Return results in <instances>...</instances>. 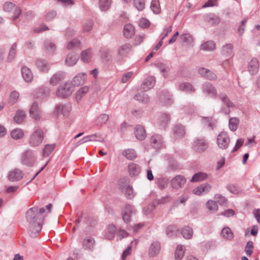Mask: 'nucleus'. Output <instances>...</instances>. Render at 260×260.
<instances>
[{
    "instance_id": "nucleus-1",
    "label": "nucleus",
    "mask_w": 260,
    "mask_h": 260,
    "mask_svg": "<svg viewBox=\"0 0 260 260\" xmlns=\"http://www.w3.org/2000/svg\"><path fill=\"white\" fill-rule=\"evenodd\" d=\"M45 209L44 208L39 209L34 206L29 209L26 213V219L30 226L28 233L32 237H36L42 230L43 223V215Z\"/></svg>"
},
{
    "instance_id": "nucleus-2",
    "label": "nucleus",
    "mask_w": 260,
    "mask_h": 260,
    "mask_svg": "<svg viewBox=\"0 0 260 260\" xmlns=\"http://www.w3.org/2000/svg\"><path fill=\"white\" fill-rule=\"evenodd\" d=\"M45 133L41 128H37L30 135L28 140V143L31 147H36L40 146L43 142Z\"/></svg>"
},
{
    "instance_id": "nucleus-3",
    "label": "nucleus",
    "mask_w": 260,
    "mask_h": 260,
    "mask_svg": "<svg viewBox=\"0 0 260 260\" xmlns=\"http://www.w3.org/2000/svg\"><path fill=\"white\" fill-rule=\"evenodd\" d=\"M37 160L36 152L32 150H26L21 156V161L22 165L27 167H32Z\"/></svg>"
},
{
    "instance_id": "nucleus-4",
    "label": "nucleus",
    "mask_w": 260,
    "mask_h": 260,
    "mask_svg": "<svg viewBox=\"0 0 260 260\" xmlns=\"http://www.w3.org/2000/svg\"><path fill=\"white\" fill-rule=\"evenodd\" d=\"M230 142V138L225 132H221L217 136L216 143L219 149H227L229 147Z\"/></svg>"
},
{
    "instance_id": "nucleus-5",
    "label": "nucleus",
    "mask_w": 260,
    "mask_h": 260,
    "mask_svg": "<svg viewBox=\"0 0 260 260\" xmlns=\"http://www.w3.org/2000/svg\"><path fill=\"white\" fill-rule=\"evenodd\" d=\"M74 90L73 87L70 83H66L60 85L56 90L57 97L65 99L70 96Z\"/></svg>"
},
{
    "instance_id": "nucleus-6",
    "label": "nucleus",
    "mask_w": 260,
    "mask_h": 260,
    "mask_svg": "<svg viewBox=\"0 0 260 260\" xmlns=\"http://www.w3.org/2000/svg\"><path fill=\"white\" fill-rule=\"evenodd\" d=\"M209 143L205 138H199L194 140L192 143V149L196 152H203L208 148Z\"/></svg>"
},
{
    "instance_id": "nucleus-7",
    "label": "nucleus",
    "mask_w": 260,
    "mask_h": 260,
    "mask_svg": "<svg viewBox=\"0 0 260 260\" xmlns=\"http://www.w3.org/2000/svg\"><path fill=\"white\" fill-rule=\"evenodd\" d=\"M3 9L6 12L13 13L14 15L12 17V20L13 21L18 18L21 13V10L20 8L16 6L12 2H6L3 6Z\"/></svg>"
},
{
    "instance_id": "nucleus-8",
    "label": "nucleus",
    "mask_w": 260,
    "mask_h": 260,
    "mask_svg": "<svg viewBox=\"0 0 260 260\" xmlns=\"http://www.w3.org/2000/svg\"><path fill=\"white\" fill-rule=\"evenodd\" d=\"M222 102L224 106L222 107L221 110L225 114H228L230 112V108L234 107V103L230 100L228 96L224 94L221 93L218 96Z\"/></svg>"
},
{
    "instance_id": "nucleus-9",
    "label": "nucleus",
    "mask_w": 260,
    "mask_h": 260,
    "mask_svg": "<svg viewBox=\"0 0 260 260\" xmlns=\"http://www.w3.org/2000/svg\"><path fill=\"white\" fill-rule=\"evenodd\" d=\"M186 179L181 175H178L173 177L170 181V184L172 188L178 189L182 187L186 183Z\"/></svg>"
},
{
    "instance_id": "nucleus-10",
    "label": "nucleus",
    "mask_w": 260,
    "mask_h": 260,
    "mask_svg": "<svg viewBox=\"0 0 260 260\" xmlns=\"http://www.w3.org/2000/svg\"><path fill=\"white\" fill-rule=\"evenodd\" d=\"M162 136L159 134H154L150 139V144L152 148L159 150L162 146Z\"/></svg>"
},
{
    "instance_id": "nucleus-11",
    "label": "nucleus",
    "mask_w": 260,
    "mask_h": 260,
    "mask_svg": "<svg viewBox=\"0 0 260 260\" xmlns=\"http://www.w3.org/2000/svg\"><path fill=\"white\" fill-rule=\"evenodd\" d=\"M202 88L203 92L205 94L213 98L218 96L215 87L209 82H206L203 84Z\"/></svg>"
},
{
    "instance_id": "nucleus-12",
    "label": "nucleus",
    "mask_w": 260,
    "mask_h": 260,
    "mask_svg": "<svg viewBox=\"0 0 260 260\" xmlns=\"http://www.w3.org/2000/svg\"><path fill=\"white\" fill-rule=\"evenodd\" d=\"M132 46L129 43H125L119 46L117 50V57L121 59L127 55L131 51Z\"/></svg>"
},
{
    "instance_id": "nucleus-13",
    "label": "nucleus",
    "mask_w": 260,
    "mask_h": 260,
    "mask_svg": "<svg viewBox=\"0 0 260 260\" xmlns=\"http://www.w3.org/2000/svg\"><path fill=\"white\" fill-rule=\"evenodd\" d=\"M72 106L69 103L64 105H57L55 108V112L57 115H63L64 116H68L71 110Z\"/></svg>"
},
{
    "instance_id": "nucleus-14",
    "label": "nucleus",
    "mask_w": 260,
    "mask_h": 260,
    "mask_svg": "<svg viewBox=\"0 0 260 260\" xmlns=\"http://www.w3.org/2000/svg\"><path fill=\"white\" fill-rule=\"evenodd\" d=\"M173 138L175 140L182 138L185 135L184 126L182 124H176L173 129Z\"/></svg>"
},
{
    "instance_id": "nucleus-15",
    "label": "nucleus",
    "mask_w": 260,
    "mask_h": 260,
    "mask_svg": "<svg viewBox=\"0 0 260 260\" xmlns=\"http://www.w3.org/2000/svg\"><path fill=\"white\" fill-rule=\"evenodd\" d=\"M155 83V79L153 76L147 77L141 86V89L144 91H147L151 89Z\"/></svg>"
},
{
    "instance_id": "nucleus-16",
    "label": "nucleus",
    "mask_w": 260,
    "mask_h": 260,
    "mask_svg": "<svg viewBox=\"0 0 260 260\" xmlns=\"http://www.w3.org/2000/svg\"><path fill=\"white\" fill-rule=\"evenodd\" d=\"M23 177V173L19 169H15L11 171L8 174V178L11 181L20 180Z\"/></svg>"
},
{
    "instance_id": "nucleus-17",
    "label": "nucleus",
    "mask_w": 260,
    "mask_h": 260,
    "mask_svg": "<svg viewBox=\"0 0 260 260\" xmlns=\"http://www.w3.org/2000/svg\"><path fill=\"white\" fill-rule=\"evenodd\" d=\"M259 69L258 61L256 58H253L249 62L247 70L251 75H255Z\"/></svg>"
},
{
    "instance_id": "nucleus-18",
    "label": "nucleus",
    "mask_w": 260,
    "mask_h": 260,
    "mask_svg": "<svg viewBox=\"0 0 260 260\" xmlns=\"http://www.w3.org/2000/svg\"><path fill=\"white\" fill-rule=\"evenodd\" d=\"M161 248L160 244L157 241H154L149 246L148 255L150 257L155 256L160 251Z\"/></svg>"
},
{
    "instance_id": "nucleus-19",
    "label": "nucleus",
    "mask_w": 260,
    "mask_h": 260,
    "mask_svg": "<svg viewBox=\"0 0 260 260\" xmlns=\"http://www.w3.org/2000/svg\"><path fill=\"white\" fill-rule=\"evenodd\" d=\"M211 189V186L209 184L204 183L193 189L192 192L195 194L201 195L202 193H208Z\"/></svg>"
},
{
    "instance_id": "nucleus-20",
    "label": "nucleus",
    "mask_w": 260,
    "mask_h": 260,
    "mask_svg": "<svg viewBox=\"0 0 260 260\" xmlns=\"http://www.w3.org/2000/svg\"><path fill=\"white\" fill-rule=\"evenodd\" d=\"M199 73L202 76L209 80H215L216 79V75L211 71L204 68H200L199 70Z\"/></svg>"
},
{
    "instance_id": "nucleus-21",
    "label": "nucleus",
    "mask_w": 260,
    "mask_h": 260,
    "mask_svg": "<svg viewBox=\"0 0 260 260\" xmlns=\"http://www.w3.org/2000/svg\"><path fill=\"white\" fill-rule=\"evenodd\" d=\"M86 78V74L85 73L78 74L73 78L71 85L73 86H79L84 83Z\"/></svg>"
},
{
    "instance_id": "nucleus-22",
    "label": "nucleus",
    "mask_w": 260,
    "mask_h": 260,
    "mask_svg": "<svg viewBox=\"0 0 260 260\" xmlns=\"http://www.w3.org/2000/svg\"><path fill=\"white\" fill-rule=\"evenodd\" d=\"M79 56L75 52H71L69 54L65 60V63L67 66L71 67L74 66L78 60Z\"/></svg>"
},
{
    "instance_id": "nucleus-23",
    "label": "nucleus",
    "mask_w": 260,
    "mask_h": 260,
    "mask_svg": "<svg viewBox=\"0 0 260 260\" xmlns=\"http://www.w3.org/2000/svg\"><path fill=\"white\" fill-rule=\"evenodd\" d=\"M29 113L30 116L36 119L40 118V111L38 107V104L37 102H34L29 110Z\"/></svg>"
},
{
    "instance_id": "nucleus-24",
    "label": "nucleus",
    "mask_w": 260,
    "mask_h": 260,
    "mask_svg": "<svg viewBox=\"0 0 260 260\" xmlns=\"http://www.w3.org/2000/svg\"><path fill=\"white\" fill-rule=\"evenodd\" d=\"M135 135L137 139L143 140L146 137V133L144 127L141 125H138L135 127Z\"/></svg>"
},
{
    "instance_id": "nucleus-25",
    "label": "nucleus",
    "mask_w": 260,
    "mask_h": 260,
    "mask_svg": "<svg viewBox=\"0 0 260 260\" xmlns=\"http://www.w3.org/2000/svg\"><path fill=\"white\" fill-rule=\"evenodd\" d=\"M129 175L132 177L138 176L141 171L140 167L136 164L132 162L129 164L128 167Z\"/></svg>"
},
{
    "instance_id": "nucleus-26",
    "label": "nucleus",
    "mask_w": 260,
    "mask_h": 260,
    "mask_svg": "<svg viewBox=\"0 0 260 260\" xmlns=\"http://www.w3.org/2000/svg\"><path fill=\"white\" fill-rule=\"evenodd\" d=\"M64 74L63 72H58L54 74L50 80V83L51 85H55L58 84L60 81L63 80Z\"/></svg>"
},
{
    "instance_id": "nucleus-27",
    "label": "nucleus",
    "mask_w": 260,
    "mask_h": 260,
    "mask_svg": "<svg viewBox=\"0 0 260 260\" xmlns=\"http://www.w3.org/2000/svg\"><path fill=\"white\" fill-rule=\"evenodd\" d=\"M181 234L184 238L190 239L193 236V231L191 227L185 226L181 229Z\"/></svg>"
},
{
    "instance_id": "nucleus-28",
    "label": "nucleus",
    "mask_w": 260,
    "mask_h": 260,
    "mask_svg": "<svg viewBox=\"0 0 260 260\" xmlns=\"http://www.w3.org/2000/svg\"><path fill=\"white\" fill-rule=\"evenodd\" d=\"M21 73L24 80L26 82H29L31 81L33 75L29 69L26 67H23L21 69Z\"/></svg>"
},
{
    "instance_id": "nucleus-29",
    "label": "nucleus",
    "mask_w": 260,
    "mask_h": 260,
    "mask_svg": "<svg viewBox=\"0 0 260 260\" xmlns=\"http://www.w3.org/2000/svg\"><path fill=\"white\" fill-rule=\"evenodd\" d=\"M179 38L182 42L185 43L187 45H192L193 39L190 34L187 32L183 33L180 36Z\"/></svg>"
},
{
    "instance_id": "nucleus-30",
    "label": "nucleus",
    "mask_w": 260,
    "mask_h": 260,
    "mask_svg": "<svg viewBox=\"0 0 260 260\" xmlns=\"http://www.w3.org/2000/svg\"><path fill=\"white\" fill-rule=\"evenodd\" d=\"M135 34L134 27L131 24L125 25L123 29V34L127 38H131Z\"/></svg>"
},
{
    "instance_id": "nucleus-31",
    "label": "nucleus",
    "mask_w": 260,
    "mask_h": 260,
    "mask_svg": "<svg viewBox=\"0 0 260 260\" xmlns=\"http://www.w3.org/2000/svg\"><path fill=\"white\" fill-rule=\"evenodd\" d=\"M134 99L144 104H147L150 101L149 97L148 94L144 92H141L136 94L134 96Z\"/></svg>"
},
{
    "instance_id": "nucleus-32",
    "label": "nucleus",
    "mask_w": 260,
    "mask_h": 260,
    "mask_svg": "<svg viewBox=\"0 0 260 260\" xmlns=\"http://www.w3.org/2000/svg\"><path fill=\"white\" fill-rule=\"evenodd\" d=\"M185 248L182 245H178L175 252V258L176 260H181L184 256Z\"/></svg>"
},
{
    "instance_id": "nucleus-33",
    "label": "nucleus",
    "mask_w": 260,
    "mask_h": 260,
    "mask_svg": "<svg viewBox=\"0 0 260 260\" xmlns=\"http://www.w3.org/2000/svg\"><path fill=\"white\" fill-rule=\"evenodd\" d=\"M179 88L180 90L188 93H192L195 91L193 86L188 82L182 83L179 85Z\"/></svg>"
},
{
    "instance_id": "nucleus-34",
    "label": "nucleus",
    "mask_w": 260,
    "mask_h": 260,
    "mask_svg": "<svg viewBox=\"0 0 260 260\" xmlns=\"http://www.w3.org/2000/svg\"><path fill=\"white\" fill-rule=\"evenodd\" d=\"M179 233V230L174 225L168 226L166 230V233L170 237H174L177 235Z\"/></svg>"
},
{
    "instance_id": "nucleus-35",
    "label": "nucleus",
    "mask_w": 260,
    "mask_h": 260,
    "mask_svg": "<svg viewBox=\"0 0 260 260\" xmlns=\"http://www.w3.org/2000/svg\"><path fill=\"white\" fill-rule=\"evenodd\" d=\"M206 205L208 210L212 213L216 212L218 209L216 202L213 200H210L208 201Z\"/></svg>"
},
{
    "instance_id": "nucleus-36",
    "label": "nucleus",
    "mask_w": 260,
    "mask_h": 260,
    "mask_svg": "<svg viewBox=\"0 0 260 260\" xmlns=\"http://www.w3.org/2000/svg\"><path fill=\"white\" fill-rule=\"evenodd\" d=\"M37 67L42 72H47L49 70V66L48 63L41 59H38L36 62Z\"/></svg>"
},
{
    "instance_id": "nucleus-37",
    "label": "nucleus",
    "mask_w": 260,
    "mask_h": 260,
    "mask_svg": "<svg viewBox=\"0 0 260 260\" xmlns=\"http://www.w3.org/2000/svg\"><path fill=\"white\" fill-rule=\"evenodd\" d=\"M25 116V112L24 111L18 110L14 117V120L17 123L20 124L23 121Z\"/></svg>"
},
{
    "instance_id": "nucleus-38",
    "label": "nucleus",
    "mask_w": 260,
    "mask_h": 260,
    "mask_svg": "<svg viewBox=\"0 0 260 260\" xmlns=\"http://www.w3.org/2000/svg\"><path fill=\"white\" fill-rule=\"evenodd\" d=\"M150 8L154 14L159 13L161 9L159 0H152L151 3Z\"/></svg>"
},
{
    "instance_id": "nucleus-39",
    "label": "nucleus",
    "mask_w": 260,
    "mask_h": 260,
    "mask_svg": "<svg viewBox=\"0 0 260 260\" xmlns=\"http://www.w3.org/2000/svg\"><path fill=\"white\" fill-rule=\"evenodd\" d=\"M89 90V87L87 86H84L81 87L76 92V98L77 101L81 100L83 96H84Z\"/></svg>"
},
{
    "instance_id": "nucleus-40",
    "label": "nucleus",
    "mask_w": 260,
    "mask_h": 260,
    "mask_svg": "<svg viewBox=\"0 0 260 260\" xmlns=\"http://www.w3.org/2000/svg\"><path fill=\"white\" fill-rule=\"evenodd\" d=\"M94 243V240L93 238H85L83 241L82 245L83 248L85 249H91L93 246Z\"/></svg>"
},
{
    "instance_id": "nucleus-41",
    "label": "nucleus",
    "mask_w": 260,
    "mask_h": 260,
    "mask_svg": "<svg viewBox=\"0 0 260 260\" xmlns=\"http://www.w3.org/2000/svg\"><path fill=\"white\" fill-rule=\"evenodd\" d=\"M201 49L206 51H212L215 48V44L214 42L209 41L202 44Z\"/></svg>"
},
{
    "instance_id": "nucleus-42",
    "label": "nucleus",
    "mask_w": 260,
    "mask_h": 260,
    "mask_svg": "<svg viewBox=\"0 0 260 260\" xmlns=\"http://www.w3.org/2000/svg\"><path fill=\"white\" fill-rule=\"evenodd\" d=\"M207 177V175L204 173L199 172L195 174L192 177L191 182H199L205 180Z\"/></svg>"
},
{
    "instance_id": "nucleus-43",
    "label": "nucleus",
    "mask_w": 260,
    "mask_h": 260,
    "mask_svg": "<svg viewBox=\"0 0 260 260\" xmlns=\"http://www.w3.org/2000/svg\"><path fill=\"white\" fill-rule=\"evenodd\" d=\"M221 234L222 236L227 240H231L233 238V233L231 230L228 227L224 228L222 229Z\"/></svg>"
},
{
    "instance_id": "nucleus-44",
    "label": "nucleus",
    "mask_w": 260,
    "mask_h": 260,
    "mask_svg": "<svg viewBox=\"0 0 260 260\" xmlns=\"http://www.w3.org/2000/svg\"><path fill=\"white\" fill-rule=\"evenodd\" d=\"M111 0H99V7L103 11L108 10L111 6Z\"/></svg>"
},
{
    "instance_id": "nucleus-45",
    "label": "nucleus",
    "mask_w": 260,
    "mask_h": 260,
    "mask_svg": "<svg viewBox=\"0 0 260 260\" xmlns=\"http://www.w3.org/2000/svg\"><path fill=\"white\" fill-rule=\"evenodd\" d=\"M162 202V198L160 199H156L155 201H153L152 203V205L148 206L147 207H145L143 209L144 212H145V214H148L150 211L154 208V207H155L156 205L161 204Z\"/></svg>"
},
{
    "instance_id": "nucleus-46",
    "label": "nucleus",
    "mask_w": 260,
    "mask_h": 260,
    "mask_svg": "<svg viewBox=\"0 0 260 260\" xmlns=\"http://www.w3.org/2000/svg\"><path fill=\"white\" fill-rule=\"evenodd\" d=\"M122 154L127 158L131 160L134 159L137 156L136 151L132 149H127L124 150L122 152Z\"/></svg>"
},
{
    "instance_id": "nucleus-47",
    "label": "nucleus",
    "mask_w": 260,
    "mask_h": 260,
    "mask_svg": "<svg viewBox=\"0 0 260 260\" xmlns=\"http://www.w3.org/2000/svg\"><path fill=\"white\" fill-rule=\"evenodd\" d=\"M233 46L231 44H227L222 48V53L225 56H229L233 53Z\"/></svg>"
},
{
    "instance_id": "nucleus-48",
    "label": "nucleus",
    "mask_w": 260,
    "mask_h": 260,
    "mask_svg": "<svg viewBox=\"0 0 260 260\" xmlns=\"http://www.w3.org/2000/svg\"><path fill=\"white\" fill-rule=\"evenodd\" d=\"M81 60L85 62H88L91 58L90 49H88L83 51L81 54Z\"/></svg>"
},
{
    "instance_id": "nucleus-49",
    "label": "nucleus",
    "mask_w": 260,
    "mask_h": 260,
    "mask_svg": "<svg viewBox=\"0 0 260 260\" xmlns=\"http://www.w3.org/2000/svg\"><path fill=\"white\" fill-rule=\"evenodd\" d=\"M172 96V95L170 93L169 91H164V105H171L173 102Z\"/></svg>"
},
{
    "instance_id": "nucleus-50",
    "label": "nucleus",
    "mask_w": 260,
    "mask_h": 260,
    "mask_svg": "<svg viewBox=\"0 0 260 260\" xmlns=\"http://www.w3.org/2000/svg\"><path fill=\"white\" fill-rule=\"evenodd\" d=\"M44 47L46 51L49 53L53 52L56 49L55 45L49 40L45 41Z\"/></svg>"
},
{
    "instance_id": "nucleus-51",
    "label": "nucleus",
    "mask_w": 260,
    "mask_h": 260,
    "mask_svg": "<svg viewBox=\"0 0 260 260\" xmlns=\"http://www.w3.org/2000/svg\"><path fill=\"white\" fill-rule=\"evenodd\" d=\"M55 148L53 144H47L44 147L43 150V155L44 157L48 156Z\"/></svg>"
},
{
    "instance_id": "nucleus-52",
    "label": "nucleus",
    "mask_w": 260,
    "mask_h": 260,
    "mask_svg": "<svg viewBox=\"0 0 260 260\" xmlns=\"http://www.w3.org/2000/svg\"><path fill=\"white\" fill-rule=\"evenodd\" d=\"M239 124V120L237 118L233 117L231 118L229 120V128L232 131H235Z\"/></svg>"
},
{
    "instance_id": "nucleus-53",
    "label": "nucleus",
    "mask_w": 260,
    "mask_h": 260,
    "mask_svg": "<svg viewBox=\"0 0 260 260\" xmlns=\"http://www.w3.org/2000/svg\"><path fill=\"white\" fill-rule=\"evenodd\" d=\"M17 48V45L16 43H14L10 50L8 56V61L9 62L12 61L16 55V51Z\"/></svg>"
},
{
    "instance_id": "nucleus-54",
    "label": "nucleus",
    "mask_w": 260,
    "mask_h": 260,
    "mask_svg": "<svg viewBox=\"0 0 260 260\" xmlns=\"http://www.w3.org/2000/svg\"><path fill=\"white\" fill-rule=\"evenodd\" d=\"M11 137L14 139H19L23 137V133L21 129L16 128L11 133Z\"/></svg>"
},
{
    "instance_id": "nucleus-55",
    "label": "nucleus",
    "mask_w": 260,
    "mask_h": 260,
    "mask_svg": "<svg viewBox=\"0 0 260 260\" xmlns=\"http://www.w3.org/2000/svg\"><path fill=\"white\" fill-rule=\"evenodd\" d=\"M125 195L127 199H132L136 196V193L134 191L133 187L128 185L126 186L125 191Z\"/></svg>"
},
{
    "instance_id": "nucleus-56",
    "label": "nucleus",
    "mask_w": 260,
    "mask_h": 260,
    "mask_svg": "<svg viewBox=\"0 0 260 260\" xmlns=\"http://www.w3.org/2000/svg\"><path fill=\"white\" fill-rule=\"evenodd\" d=\"M116 232V228L114 225H110L108 229V232L106 235V237L108 239H112L115 235Z\"/></svg>"
},
{
    "instance_id": "nucleus-57",
    "label": "nucleus",
    "mask_w": 260,
    "mask_h": 260,
    "mask_svg": "<svg viewBox=\"0 0 260 260\" xmlns=\"http://www.w3.org/2000/svg\"><path fill=\"white\" fill-rule=\"evenodd\" d=\"M122 212L125 213V214L127 213L132 215L133 214L136 213V210L132 205L127 204L123 208Z\"/></svg>"
},
{
    "instance_id": "nucleus-58",
    "label": "nucleus",
    "mask_w": 260,
    "mask_h": 260,
    "mask_svg": "<svg viewBox=\"0 0 260 260\" xmlns=\"http://www.w3.org/2000/svg\"><path fill=\"white\" fill-rule=\"evenodd\" d=\"M100 55L102 58L108 60L110 57V51L108 49L102 48L100 51Z\"/></svg>"
},
{
    "instance_id": "nucleus-59",
    "label": "nucleus",
    "mask_w": 260,
    "mask_h": 260,
    "mask_svg": "<svg viewBox=\"0 0 260 260\" xmlns=\"http://www.w3.org/2000/svg\"><path fill=\"white\" fill-rule=\"evenodd\" d=\"M134 5L139 11H142L145 5V0H134Z\"/></svg>"
},
{
    "instance_id": "nucleus-60",
    "label": "nucleus",
    "mask_w": 260,
    "mask_h": 260,
    "mask_svg": "<svg viewBox=\"0 0 260 260\" xmlns=\"http://www.w3.org/2000/svg\"><path fill=\"white\" fill-rule=\"evenodd\" d=\"M109 119V115L106 114H101L97 119V124H105Z\"/></svg>"
},
{
    "instance_id": "nucleus-61",
    "label": "nucleus",
    "mask_w": 260,
    "mask_h": 260,
    "mask_svg": "<svg viewBox=\"0 0 260 260\" xmlns=\"http://www.w3.org/2000/svg\"><path fill=\"white\" fill-rule=\"evenodd\" d=\"M253 250V242L251 241H248L245 247V251L247 255L250 256Z\"/></svg>"
},
{
    "instance_id": "nucleus-62",
    "label": "nucleus",
    "mask_w": 260,
    "mask_h": 260,
    "mask_svg": "<svg viewBox=\"0 0 260 260\" xmlns=\"http://www.w3.org/2000/svg\"><path fill=\"white\" fill-rule=\"evenodd\" d=\"M80 41L77 39H73L70 41L67 45V48L68 49H72L76 48H78L80 46Z\"/></svg>"
},
{
    "instance_id": "nucleus-63",
    "label": "nucleus",
    "mask_w": 260,
    "mask_h": 260,
    "mask_svg": "<svg viewBox=\"0 0 260 260\" xmlns=\"http://www.w3.org/2000/svg\"><path fill=\"white\" fill-rule=\"evenodd\" d=\"M169 169L170 170L174 171L178 168L177 162L172 158H169Z\"/></svg>"
},
{
    "instance_id": "nucleus-64",
    "label": "nucleus",
    "mask_w": 260,
    "mask_h": 260,
    "mask_svg": "<svg viewBox=\"0 0 260 260\" xmlns=\"http://www.w3.org/2000/svg\"><path fill=\"white\" fill-rule=\"evenodd\" d=\"M93 27V22L91 20H87L83 26V30L84 32L90 30Z\"/></svg>"
}]
</instances>
